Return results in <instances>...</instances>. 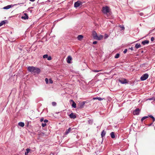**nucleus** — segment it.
Instances as JSON below:
<instances>
[{"label":"nucleus","instance_id":"53","mask_svg":"<svg viewBox=\"0 0 155 155\" xmlns=\"http://www.w3.org/2000/svg\"><path fill=\"white\" fill-rule=\"evenodd\" d=\"M25 155H28V154H25Z\"/></svg>","mask_w":155,"mask_h":155},{"label":"nucleus","instance_id":"11","mask_svg":"<svg viewBox=\"0 0 155 155\" xmlns=\"http://www.w3.org/2000/svg\"><path fill=\"white\" fill-rule=\"evenodd\" d=\"M69 116L71 119H75L76 117V115L73 113H71L70 114Z\"/></svg>","mask_w":155,"mask_h":155},{"label":"nucleus","instance_id":"38","mask_svg":"<svg viewBox=\"0 0 155 155\" xmlns=\"http://www.w3.org/2000/svg\"><path fill=\"white\" fill-rule=\"evenodd\" d=\"M127 49H125V50H124V51H123V53H124V54H125L126 53V52H127Z\"/></svg>","mask_w":155,"mask_h":155},{"label":"nucleus","instance_id":"19","mask_svg":"<svg viewBox=\"0 0 155 155\" xmlns=\"http://www.w3.org/2000/svg\"><path fill=\"white\" fill-rule=\"evenodd\" d=\"M110 135L111 136V137L112 138L114 139V138H115V134L114 132H111L110 133Z\"/></svg>","mask_w":155,"mask_h":155},{"label":"nucleus","instance_id":"43","mask_svg":"<svg viewBox=\"0 0 155 155\" xmlns=\"http://www.w3.org/2000/svg\"><path fill=\"white\" fill-rule=\"evenodd\" d=\"M33 8V7H31L29 8H28L27 9V10H28V11H30V9L31 8Z\"/></svg>","mask_w":155,"mask_h":155},{"label":"nucleus","instance_id":"29","mask_svg":"<svg viewBox=\"0 0 155 155\" xmlns=\"http://www.w3.org/2000/svg\"><path fill=\"white\" fill-rule=\"evenodd\" d=\"M119 27L121 28L122 30H124L125 29L124 27L123 26L120 25H119Z\"/></svg>","mask_w":155,"mask_h":155},{"label":"nucleus","instance_id":"24","mask_svg":"<svg viewBox=\"0 0 155 155\" xmlns=\"http://www.w3.org/2000/svg\"><path fill=\"white\" fill-rule=\"evenodd\" d=\"M149 117L148 116L143 117L141 119V121L142 122L144 120Z\"/></svg>","mask_w":155,"mask_h":155},{"label":"nucleus","instance_id":"12","mask_svg":"<svg viewBox=\"0 0 155 155\" xmlns=\"http://www.w3.org/2000/svg\"><path fill=\"white\" fill-rule=\"evenodd\" d=\"M103 38V36L101 35H100L99 36H98L97 35V36L94 39L96 40H100L102 39Z\"/></svg>","mask_w":155,"mask_h":155},{"label":"nucleus","instance_id":"5","mask_svg":"<svg viewBox=\"0 0 155 155\" xmlns=\"http://www.w3.org/2000/svg\"><path fill=\"white\" fill-rule=\"evenodd\" d=\"M82 5V3L80 1H78L75 2L74 4V6L75 8H77Z\"/></svg>","mask_w":155,"mask_h":155},{"label":"nucleus","instance_id":"42","mask_svg":"<svg viewBox=\"0 0 155 155\" xmlns=\"http://www.w3.org/2000/svg\"><path fill=\"white\" fill-rule=\"evenodd\" d=\"M143 14H144L142 12H141L139 13L140 15L141 16H142L143 15Z\"/></svg>","mask_w":155,"mask_h":155},{"label":"nucleus","instance_id":"20","mask_svg":"<svg viewBox=\"0 0 155 155\" xmlns=\"http://www.w3.org/2000/svg\"><path fill=\"white\" fill-rule=\"evenodd\" d=\"M86 103V101H83L81 103H80V107L81 108H82L84 105Z\"/></svg>","mask_w":155,"mask_h":155},{"label":"nucleus","instance_id":"25","mask_svg":"<svg viewBox=\"0 0 155 155\" xmlns=\"http://www.w3.org/2000/svg\"><path fill=\"white\" fill-rule=\"evenodd\" d=\"M149 117L151 118L153 120V123L155 120V119L154 117L152 115H150L148 116Z\"/></svg>","mask_w":155,"mask_h":155},{"label":"nucleus","instance_id":"10","mask_svg":"<svg viewBox=\"0 0 155 155\" xmlns=\"http://www.w3.org/2000/svg\"><path fill=\"white\" fill-rule=\"evenodd\" d=\"M24 16H22L21 17V18L22 19L26 20L28 18V16L27 14L26 13H24Z\"/></svg>","mask_w":155,"mask_h":155},{"label":"nucleus","instance_id":"2","mask_svg":"<svg viewBox=\"0 0 155 155\" xmlns=\"http://www.w3.org/2000/svg\"><path fill=\"white\" fill-rule=\"evenodd\" d=\"M28 70L32 73H36L38 74L41 71L40 69L33 66H29L28 68Z\"/></svg>","mask_w":155,"mask_h":155},{"label":"nucleus","instance_id":"47","mask_svg":"<svg viewBox=\"0 0 155 155\" xmlns=\"http://www.w3.org/2000/svg\"><path fill=\"white\" fill-rule=\"evenodd\" d=\"M35 0H29L31 2H34Z\"/></svg>","mask_w":155,"mask_h":155},{"label":"nucleus","instance_id":"4","mask_svg":"<svg viewBox=\"0 0 155 155\" xmlns=\"http://www.w3.org/2000/svg\"><path fill=\"white\" fill-rule=\"evenodd\" d=\"M119 81L122 84H127L128 83L127 79L125 78L120 79L119 80Z\"/></svg>","mask_w":155,"mask_h":155},{"label":"nucleus","instance_id":"6","mask_svg":"<svg viewBox=\"0 0 155 155\" xmlns=\"http://www.w3.org/2000/svg\"><path fill=\"white\" fill-rule=\"evenodd\" d=\"M140 110L139 108H136L134 111L133 113L134 115H138L139 114Z\"/></svg>","mask_w":155,"mask_h":155},{"label":"nucleus","instance_id":"37","mask_svg":"<svg viewBox=\"0 0 155 155\" xmlns=\"http://www.w3.org/2000/svg\"><path fill=\"white\" fill-rule=\"evenodd\" d=\"M47 59L49 61H50V60H51V57L50 56L48 57Z\"/></svg>","mask_w":155,"mask_h":155},{"label":"nucleus","instance_id":"9","mask_svg":"<svg viewBox=\"0 0 155 155\" xmlns=\"http://www.w3.org/2000/svg\"><path fill=\"white\" fill-rule=\"evenodd\" d=\"M74 128H73L71 129V128L69 127L68 129L67 130L66 132H65L64 134L65 135H67Z\"/></svg>","mask_w":155,"mask_h":155},{"label":"nucleus","instance_id":"31","mask_svg":"<svg viewBox=\"0 0 155 155\" xmlns=\"http://www.w3.org/2000/svg\"><path fill=\"white\" fill-rule=\"evenodd\" d=\"M46 125V124L45 123H42L41 126L42 127H44Z\"/></svg>","mask_w":155,"mask_h":155},{"label":"nucleus","instance_id":"49","mask_svg":"<svg viewBox=\"0 0 155 155\" xmlns=\"http://www.w3.org/2000/svg\"><path fill=\"white\" fill-rule=\"evenodd\" d=\"M32 10H30V12H31V13L32 12Z\"/></svg>","mask_w":155,"mask_h":155},{"label":"nucleus","instance_id":"41","mask_svg":"<svg viewBox=\"0 0 155 155\" xmlns=\"http://www.w3.org/2000/svg\"><path fill=\"white\" fill-rule=\"evenodd\" d=\"M48 122V120L46 119L44 121V122L45 123H47Z\"/></svg>","mask_w":155,"mask_h":155},{"label":"nucleus","instance_id":"27","mask_svg":"<svg viewBox=\"0 0 155 155\" xmlns=\"http://www.w3.org/2000/svg\"><path fill=\"white\" fill-rule=\"evenodd\" d=\"M120 54L119 53L116 54L114 56L115 58H119V56H120Z\"/></svg>","mask_w":155,"mask_h":155},{"label":"nucleus","instance_id":"34","mask_svg":"<svg viewBox=\"0 0 155 155\" xmlns=\"http://www.w3.org/2000/svg\"><path fill=\"white\" fill-rule=\"evenodd\" d=\"M52 105L53 106H55L56 105V103L55 102H53L52 103Z\"/></svg>","mask_w":155,"mask_h":155},{"label":"nucleus","instance_id":"16","mask_svg":"<svg viewBox=\"0 0 155 155\" xmlns=\"http://www.w3.org/2000/svg\"><path fill=\"white\" fill-rule=\"evenodd\" d=\"M104 99V98H102L101 97H93V100L97 99L99 101H101L103 100Z\"/></svg>","mask_w":155,"mask_h":155},{"label":"nucleus","instance_id":"51","mask_svg":"<svg viewBox=\"0 0 155 155\" xmlns=\"http://www.w3.org/2000/svg\"><path fill=\"white\" fill-rule=\"evenodd\" d=\"M153 101H155V98H154Z\"/></svg>","mask_w":155,"mask_h":155},{"label":"nucleus","instance_id":"7","mask_svg":"<svg viewBox=\"0 0 155 155\" xmlns=\"http://www.w3.org/2000/svg\"><path fill=\"white\" fill-rule=\"evenodd\" d=\"M70 103V104L72 103L71 106L72 107L76 108V104L74 102V101L72 100H70L69 101Z\"/></svg>","mask_w":155,"mask_h":155},{"label":"nucleus","instance_id":"45","mask_svg":"<svg viewBox=\"0 0 155 155\" xmlns=\"http://www.w3.org/2000/svg\"><path fill=\"white\" fill-rule=\"evenodd\" d=\"M153 98H154L153 97L150 98H148V100H153Z\"/></svg>","mask_w":155,"mask_h":155},{"label":"nucleus","instance_id":"15","mask_svg":"<svg viewBox=\"0 0 155 155\" xmlns=\"http://www.w3.org/2000/svg\"><path fill=\"white\" fill-rule=\"evenodd\" d=\"M12 7V5H7V6H6L4 7L3 8V9H8Z\"/></svg>","mask_w":155,"mask_h":155},{"label":"nucleus","instance_id":"35","mask_svg":"<svg viewBox=\"0 0 155 155\" xmlns=\"http://www.w3.org/2000/svg\"><path fill=\"white\" fill-rule=\"evenodd\" d=\"M101 70H93V71L95 72H98L100 71H101Z\"/></svg>","mask_w":155,"mask_h":155},{"label":"nucleus","instance_id":"22","mask_svg":"<svg viewBox=\"0 0 155 155\" xmlns=\"http://www.w3.org/2000/svg\"><path fill=\"white\" fill-rule=\"evenodd\" d=\"M18 125L20 127H23L24 126L25 124L23 122H20L18 123Z\"/></svg>","mask_w":155,"mask_h":155},{"label":"nucleus","instance_id":"14","mask_svg":"<svg viewBox=\"0 0 155 155\" xmlns=\"http://www.w3.org/2000/svg\"><path fill=\"white\" fill-rule=\"evenodd\" d=\"M67 63H71V60H72V58L71 57V56H68L67 58Z\"/></svg>","mask_w":155,"mask_h":155},{"label":"nucleus","instance_id":"36","mask_svg":"<svg viewBox=\"0 0 155 155\" xmlns=\"http://www.w3.org/2000/svg\"><path fill=\"white\" fill-rule=\"evenodd\" d=\"M49 83L51 84H52L53 83V81H52L51 79H49Z\"/></svg>","mask_w":155,"mask_h":155},{"label":"nucleus","instance_id":"1","mask_svg":"<svg viewBox=\"0 0 155 155\" xmlns=\"http://www.w3.org/2000/svg\"><path fill=\"white\" fill-rule=\"evenodd\" d=\"M102 13L106 15V18H108L109 15H110L111 13V10L109 7L107 6H104L102 7Z\"/></svg>","mask_w":155,"mask_h":155},{"label":"nucleus","instance_id":"52","mask_svg":"<svg viewBox=\"0 0 155 155\" xmlns=\"http://www.w3.org/2000/svg\"><path fill=\"white\" fill-rule=\"evenodd\" d=\"M143 51H141V53H143Z\"/></svg>","mask_w":155,"mask_h":155},{"label":"nucleus","instance_id":"48","mask_svg":"<svg viewBox=\"0 0 155 155\" xmlns=\"http://www.w3.org/2000/svg\"><path fill=\"white\" fill-rule=\"evenodd\" d=\"M152 124V123H151V124H149L148 125V126H150Z\"/></svg>","mask_w":155,"mask_h":155},{"label":"nucleus","instance_id":"30","mask_svg":"<svg viewBox=\"0 0 155 155\" xmlns=\"http://www.w3.org/2000/svg\"><path fill=\"white\" fill-rule=\"evenodd\" d=\"M48 54H45L43 56V58H48Z\"/></svg>","mask_w":155,"mask_h":155},{"label":"nucleus","instance_id":"23","mask_svg":"<svg viewBox=\"0 0 155 155\" xmlns=\"http://www.w3.org/2000/svg\"><path fill=\"white\" fill-rule=\"evenodd\" d=\"M135 47L137 49L139 48H140L141 47V45L140 44L137 43L135 45Z\"/></svg>","mask_w":155,"mask_h":155},{"label":"nucleus","instance_id":"13","mask_svg":"<svg viewBox=\"0 0 155 155\" xmlns=\"http://www.w3.org/2000/svg\"><path fill=\"white\" fill-rule=\"evenodd\" d=\"M92 35L93 38L94 39L97 35L95 31H93L92 32Z\"/></svg>","mask_w":155,"mask_h":155},{"label":"nucleus","instance_id":"33","mask_svg":"<svg viewBox=\"0 0 155 155\" xmlns=\"http://www.w3.org/2000/svg\"><path fill=\"white\" fill-rule=\"evenodd\" d=\"M45 80L46 83L47 84L48 83V78H45Z\"/></svg>","mask_w":155,"mask_h":155},{"label":"nucleus","instance_id":"21","mask_svg":"<svg viewBox=\"0 0 155 155\" xmlns=\"http://www.w3.org/2000/svg\"><path fill=\"white\" fill-rule=\"evenodd\" d=\"M7 20H4L2 21L0 23V27L3 25L4 24H5L6 23V21H7Z\"/></svg>","mask_w":155,"mask_h":155},{"label":"nucleus","instance_id":"17","mask_svg":"<svg viewBox=\"0 0 155 155\" xmlns=\"http://www.w3.org/2000/svg\"><path fill=\"white\" fill-rule=\"evenodd\" d=\"M149 42V41L148 40H145L144 41H143L142 42V44L143 45H145L146 44H148Z\"/></svg>","mask_w":155,"mask_h":155},{"label":"nucleus","instance_id":"40","mask_svg":"<svg viewBox=\"0 0 155 155\" xmlns=\"http://www.w3.org/2000/svg\"><path fill=\"white\" fill-rule=\"evenodd\" d=\"M44 119L43 117L41 118V119H40V121L42 122L44 121Z\"/></svg>","mask_w":155,"mask_h":155},{"label":"nucleus","instance_id":"44","mask_svg":"<svg viewBox=\"0 0 155 155\" xmlns=\"http://www.w3.org/2000/svg\"><path fill=\"white\" fill-rule=\"evenodd\" d=\"M97 43V41H93V44L95 45V44H96Z\"/></svg>","mask_w":155,"mask_h":155},{"label":"nucleus","instance_id":"46","mask_svg":"<svg viewBox=\"0 0 155 155\" xmlns=\"http://www.w3.org/2000/svg\"><path fill=\"white\" fill-rule=\"evenodd\" d=\"M129 49H130L131 51L134 50V48L132 47H131L130 48H129Z\"/></svg>","mask_w":155,"mask_h":155},{"label":"nucleus","instance_id":"32","mask_svg":"<svg viewBox=\"0 0 155 155\" xmlns=\"http://www.w3.org/2000/svg\"><path fill=\"white\" fill-rule=\"evenodd\" d=\"M108 37V36L107 34H105L104 35V39H106Z\"/></svg>","mask_w":155,"mask_h":155},{"label":"nucleus","instance_id":"50","mask_svg":"<svg viewBox=\"0 0 155 155\" xmlns=\"http://www.w3.org/2000/svg\"><path fill=\"white\" fill-rule=\"evenodd\" d=\"M32 27V25H31L30 26V27Z\"/></svg>","mask_w":155,"mask_h":155},{"label":"nucleus","instance_id":"39","mask_svg":"<svg viewBox=\"0 0 155 155\" xmlns=\"http://www.w3.org/2000/svg\"><path fill=\"white\" fill-rule=\"evenodd\" d=\"M150 40L151 41H153L154 40V38L153 37H152L151 38Z\"/></svg>","mask_w":155,"mask_h":155},{"label":"nucleus","instance_id":"3","mask_svg":"<svg viewBox=\"0 0 155 155\" xmlns=\"http://www.w3.org/2000/svg\"><path fill=\"white\" fill-rule=\"evenodd\" d=\"M149 77L148 74L146 73L144 74H143L140 77V79L141 81H143L146 80L147 78H148Z\"/></svg>","mask_w":155,"mask_h":155},{"label":"nucleus","instance_id":"18","mask_svg":"<svg viewBox=\"0 0 155 155\" xmlns=\"http://www.w3.org/2000/svg\"><path fill=\"white\" fill-rule=\"evenodd\" d=\"M83 38V36L82 35H78V36L77 38L78 40H81Z\"/></svg>","mask_w":155,"mask_h":155},{"label":"nucleus","instance_id":"28","mask_svg":"<svg viewBox=\"0 0 155 155\" xmlns=\"http://www.w3.org/2000/svg\"><path fill=\"white\" fill-rule=\"evenodd\" d=\"M88 123L90 124H92L93 123V121L91 120H88Z\"/></svg>","mask_w":155,"mask_h":155},{"label":"nucleus","instance_id":"8","mask_svg":"<svg viewBox=\"0 0 155 155\" xmlns=\"http://www.w3.org/2000/svg\"><path fill=\"white\" fill-rule=\"evenodd\" d=\"M106 134V131H105L104 130H103L101 132V137L102 138V143L103 142V138L105 136V134Z\"/></svg>","mask_w":155,"mask_h":155},{"label":"nucleus","instance_id":"26","mask_svg":"<svg viewBox=\"0 0 155 155\" xmlns=\"http://www.w3.org/2000/svg\"><path fill=\"white\" fill-rule=\"evenodd\" d=\"M31 150L29 148H27L26 149V152H25V154H28L29 152Z\"/></svg>","mask_w":155,"mask_h":155}]
</instances>
